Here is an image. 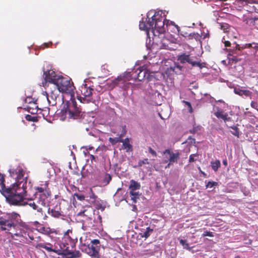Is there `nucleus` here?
I'll return each instance as SVG.
<instances>
[{
    "mask_svg": "<svg viewBox=\"0 0 258 258\" xmlns=\"http://www.w3.org/2000/svg\"><path fill=\"white\" fill-rule=\"evenodd\" d=\"M10 174L16 179V182L6 188L3 195L10 205L25 206L27 204L25 200L26 199L27 180V177H24V171L21 167H18L15 169H10Z\"/></svg>",
    "mask_w": 258,
    "mask_h": 258,
    "instance_id": "f257e3e1",
    "label": "nucleus"
},
{
    "mask_svg": "<svg viewBox=\"0 0 258 258\" xmlns=\"http://www.w3.org/2000/svg\"><path fill=\"white\" fill-rule=\"evenodd\" d=\"M29 225L24 222L17 212L4 213L0 216V230L14 236H23V231L29 229Z\"/></svg>",
    "mask_w": 258,
    "mask_h": 258,
    "instance_id": "f03ea898",
    "label": "nucleus"
},
{
    "mask_svg": "<svg viewBox=\"0 0 258 258\" xmlns=\"http://www.w3.org/2000/svg\"><path fill=\"white\" fill-rule=\"evenodd\" d=\"M151 20H153V26L152 27L151 33L153 42L157 44L163 43V39L164 38V33L166 31L165 25H166V27L172 24L168 20H167L161 16L156 15L155 13L151 18Z\"/></svg>",
    "mask_w": 258,
    "mask_h": 258,
    "instance_id": "7ed1b4c3",
    "label": "nucleus"
},
{
    "mask_svg": "<svg viewBox=\"0 0 258 258\" xmlns=\"http://www.w3.org/2000/svg\"><path fill=\"white\" fill-rule=\"evenodd\" d=\"M63 245V247L60 246V248H57L49 242L38 243L35 247L37 249L44 248L49 252H53L58 255H64L67 258H78L81 256V253L79 251H73V250L69 249V246Z\"/></svg>",
    "mask_w": 258,
    "mask_h": 258,
    "instance_id": "20e7f679",
    "label": "nucleus"
},
{
    "mask_svg": "<svg viewBox=\"0 0 258 258\" xmlns=\"http://www.w3.org/2000/svg\"><path fill=\"white\" fill-rule=\"evenodd\" d=\"M46 79L52 83V84L58 90V92L71 93L74 89L73 83L70 80L62 76L57 78L45 77Z\"/></svg>",
    "mask_w": 258,
    "mask_h": 258,
    "instance_id": "39448f33",
    "label": "nucleus"
},
{
    "mask_svg": "<svg viewBox=\"0 0 258 258\" xmlns=\"http://www.w3.org/2000/svg\"><path fill=\"white\" fill-rule=\"evenodd\" d=\"M61 112L63 115H68L69 118L73 119H80L83 115L81 108L77 106V103L75 100H72L69 105H64Z\"/></svg>",
    "mask_w": 258,
    "mask_h": 258,
    "instance_id": "423d86ee",
    "label": "nucleus"
},
{
    "mask_svg": "<svg viewBox=\"0 0 258 258\" xmlns=\"http://www.w3.org/2000/svg\"><path fill=\"white\" fill-rule=\"evenodd\" d=\"M48 182L46 181L44 184L35 187L36 190L35 196L38 199L37 203L43 207L45 206L47 199L51 196V191L48 187Z\"/></svg>",
    "mask_w": 258,
    "mask_h": 258,
    "instance_id": "0eeeda50",
    "label": "nucleus"
},
{
    "mask_svg": "<svg viewBox=\"0 0 258 258\" xmlns=\"http://www.w3.org/2000/svg\"><path fill=\"white\" fill-rule=\"evenodd\" d=\"M83 237L80 238L81 242L84 245V250L86 253L91 256L99 258L100 256L99 250L100 249V242L98 239L91 240L89 244L88 242H83Z\"/></svg>",
    "mask_w": 258,
    "mask_h": 258,
    "instance_id": "6e6552de",
    "label": "nucleus"
},
{
    "mask_svg": "<svg viewBox=\"0 0 258 258\" xmlns=\"http://www.w3.org/2000/svg\"><path fill=\"white\" fill-rule=\"evenodd\" d=\"M81 95L78 97V99L83 103H89L91 102L93 89L87 86V84H83L80 89Z\"/></svg>",
    "mask_w": 258,
    "mask_h": 258,
    "instance_id": "1a4fd4ad",
    "label": "nucleus"
},
{
    "mask_svg": "<svg viewBox=\"0 0 258 258\" xmlns=\"http://www.w3.org/2000/svg\"><path fill=\"white\" fill-rule=\"evenodd\" d=\"M47 212L51 216L55 218H59L64 216L61 208V204L59 202H56L53 206H50L48 208Z\"/></svg>",
    "mask_w": 258,
    "mask_h": 258,
    "instance_id": "9d476101",
    "label": "nucleus"
},
{
    "mask_svg": "<svg viewBox=\"0 0 258 258\" xmlns=\"http://www.w3.org/2000/svg\"><path fill=\"white\" fill-rule=\"evenodd\" d=\"M153 26V20H151V18L147 17L146 20L144 21L142 19V21L140 22L139 27L141 30H144L146 32L147 35L148 37L150 38L152 35L151 30Z\"/></svg>",
    "mask_w": 258,
    "mask_h": 258,
    "instance_id": "9b49d317",
    "label": "nucleus"
},
{
    "mask_svg": "<svg viewBox=\"0 0 258 258\" xmlns=\"http://www.w3.org/2000/svg\"><path fill=\"white\" fill-rule=\"evenodd\" d=\"M226 50L228 52V58L229 60V64L233 63V62H237L241 60V59L238 58L237 56V55L239 54V52L240 50L238 45H236L235 48H226Z\"/></svg>",
    "mask_w": 258,
    "mask_h": 258,
    "instance_id": "f8f14e48",
    "label": "nucleus"
},
{
    "mask_svg": "<svg viewBox=\"0 0 258 258\" xmlns=\"http://www.w3.org/2000/svg\"><path fill=\"white\" fill-rule=\"evenodd\" d=\"M131 76L135 80L141 81L146 77L148 78L149 75L147 70H142L138 69L132 72Z\"/></svg>",
    "mask_w": 258,
    "mask_h": 258,
    "instance_id": "ddd939ff",
    "label": "nucleus"
},
{
    "mask_svg": "<svg viewBox=\"0 0 258 258\" xmlns=\"http://www.w3.org/2000/svg\"><path fill=\"white\" fill-rule=\"evenodd\" d=\"M53 87L54 90H51L49 94L45 92L46 97L49 103H51L52 105H55L56 103V100L58 97V93L59 92L58 90L54 86Z\"/></svg>",
    "mask_w": 258,
    "mask_h": 258,
    "instance_id": "4468645a",
    "label": "nucleus"
},
{
    "mask_svg": "<svg viewBox=\"0 0 258 258\" xmlns=\"http://www.w3.org/2000/svg\"><path fill=\"white\" fill-rule=\"evenodd\" d=\"M38 199L35 197L34 200L28 199V202H26V205H28L30 207L33 208V209L36 210L38 213H40L43 215V211L40 204L37 203Z\"/></svg>",
    "mask_w": 258,
    "mask_h": 258,
    "instance_id": "2eb2a0df",
    "label": "nucleus"
},
{
    "mask_svg": "<svg viewBox=\"0 0 258 258\" xmlns=\"http://www.w3.org/2000/svg\"><path fill=\"white\" fill-rule=\"evenodd\" d=\"M126 80L124 76H118L116 78L114 79L110 83V87L114 88L117 86L120 87H123L125 86Z\"/></svg>",
    "mask_w": 258,
    "mask_h": 258,
    "instance_id": "dca6fc26",
    "label": "nucleus"
},
{
    "mask_svg": "<svg viewBox=\"0 0 258 258\" xmlns=\"http://www.w3.org/2000/svg\"><path fill=\"white\" fill-rule=\"evenodd\" d=\"M163 154L169 155V158H168V160L173 163L174 162H177L178 160L179 159L180 153L178 152L176 153H173L171 152L170 149H166L163 152Z\"/></svg>",
    "mask_w": 258,
    "mask_h": 258,
    "instance_id": "f3484780",
    "label": "nucleus"
},
{
    "mask_svg": "<svg viewBox=\"0 0 258 258\" xmlns=\"http://www.w3.org/2000/svg\"><path fill=\"white\" fill-rule=\"evenodd\" d=\"M214 114L216 117L222 119L225 122L231 120V118L228 116V113L225 112L223 109L219 108L217 109V111L214 113Z\"/></svg>",
    "mask_w": 258,
    "mask_h": 258,
    "instance_id": "a211bd4d",
    "label": "nucleus"
},
{
    "mask_svg": "<svg viewBox=\"0 0 258 258\" xmlns=\"http://www.w3.org/2000/svg\"><path fill=\"white\" fill-rule=\"evenodd\" d=\"M193 60L194 57H191L190 55L187 54L185 53H182L178 56V60H179L181 63L187 62L191 64Z\"/></svg>",
    "mask_w": 258,
    "mask_h": 258,
    "instance_id": "6ab92c4d",
    "label": "nucleus"
},
{
    "mask_svg": "<svg viewBox=\"0 0 258 258\" xmlns=\"http://www.w3.org/2000/svg\"><path fill=\"white\" fill-rule=\"evenodd\" d=\"M153 232V229L148 226L146 229L142 228L140 230V235L141 237L145 239L148 238Z\"/></svg>",
    "mask_w": 258,
    "mask_h": 258,
    "instance_id": "aec40b11",
    "label": "nucleus"
},
{
    "mask_svg": "<svg viewBox=\"0 0 258 258\" xmlns=\"http://www.w3.org/2000/svg\"><path fill=\"white\" fill-rule=\"evenodd\" d=\"M37 230L43 234L49 235L52 233V230L49 227L43 226L42 225L39 226H37Z\"/></svg>",
    "mask_w": 258,
    "mask_h": 258,
    "instance_id": "412c9836",
    "label": "nucleus"
},
{
    "mask_svg": "<svg viewBox=\"0 0 258 258\" xmlns=\"http://www.w3.org/2000/svg\"><path fill=\"white\" fill-rule=\"evenodd\" d=\"M122 148L126 150V152L132 151L133 147L132 145L130 143V140L128 138L125 139L124 140L122 139Z\"/></svg>",
    "mask_w": 258,
    "mask_h": 258,
    "instance_id": "4be33fe9",
    "label": "nucleus"
},
{
    "mask_svg": "<svg viewBox=\"0 0 258 258\" xmlns=\"http://www.w3.org/2000/svg\"><path fill=\"white\" fill-rule=\"evenodd\" d=\"M46 76H47L49 78H57L56 77L55 72L52 70L44 71V72H43V78L44 79L45 83H46L47 82H48L49 83H50L51 84H52L51 82H49L48 80L46 79V78H45Z\"/></svg>",
    "mask_w": 258,
    "mask_h": 258,
    "instance_id": "5701e85b",
    "label": "nucleus"
},
{
    "mask_svg": "<svg viewBox=\"0 0 258 258\" xmlns=\"http://www.w3.org/2000/svg\"><path fill=\"white\" fill-rule=\"evenodd\" d=\"M125 133L126 131H124L123 133L121 134L118 137H116L114 138H109V141L112 145H115L117 143H121V142H122V137Z\"/></svg>",
    "mask_w": 258,
    "mask_h": 258,
    "instance_id": "b1692460",
    "label": "nucleus"
},
{
    "mask_svg": "<svg viewBox=\"0 0 258 258\" xmlns=\"http://www.w3.org/2000/svg\"><path fill=\"white\" fill-rule=\"evenodd\" d=\"M201 38L202 35H201L198 33L194 32L192 33H190L188 35L187 40L195 39L196 41H200V42H201Z\"/></svg>",
    "mask_w": 258,
    "mask_h": 258,
    "instance_id": "393cba45",
    "label": "nucleus"
},
{
    "mask_svg": "<svg viewBox=\"0 0 258 258\" xmlns=\"http://www.w3.org/2000/svg\"><path fill=\"white\" fill-rule=\"evenodd\" d=\"M141 187V184L139 182L132 179L130 181V185L129 186V188L131 189V191H135L137 189H139Z\"/></svg>",
    "mask_w": 258,
    "mask_h": 258,
    "instance_id": "a878e982",
    "label": "nucleus"
},
{
    "mask_svg": "<svg viewBox=\"0 0 258 258\" xmlns=\"http://www.w3.org/2000/svg\"><path fill=\"white\" fill-rule=\"evenodd\" d=\"M258 18H253V17H246L245 18L243 21L248 26H253L255 24V21L257 20Z\"/></svg>",
    "mask_w": 258,
    "mask_h": 258,
    "instance_id": "bb28decb",
    "label": "nucleus"
},
{
    "mask_svg": "<svg viewBox=\"0 0 258 258\" xmlns=\"http://www.w3.org/2000/svg\"><path fill=\"white\" fill-rule=\"evenodd\" d=\"M170 23L172 24V25L175 27V28L177 30L178 34L185 37V39L187 40V36L189 34H188L187 32L181 31L178 25H176L174 22L171 21Z\"/></svg>",
    "mask_w": 258,
    "mask_h": 258,
    "instance_id": "cd10ccee",
    "label": "nucleus"
},
{
    "mask_svg": "<svg viewBox=\"0 0 258 258\" xmlns=\"http://www.w3.org/2000/svg\"><path fill=\"white\" fill-rule=\"evenodd\" d=\"M234 92L240 96L245 95V96L248 97L250 96L251 95V92L248 90H239L237 91L235 89Z\"/></svg>",
    "mask_w": 258,
    "mask_h": 258,
    "instance_id": "c85d7f7f",
    "label": "nucleus"
},
{
    "mask_svg": "<svg viewBox=\"0 0 258 258\" xmlns=\"http://www.w3.org/2000/svg\"><path fill=\"white\" fill-rule=\"evenodd\" d=\"M91 211H88V210H85L83 211L79 212L78 214V215L80 216H83L86 218V220H87L88 219H91V218L90 217V216H91Z\"/></svg>",
    "mask_w": 258,
    "mask_h": 258,
    "instance_id": "c756f323",
    "label": "nucleus"
},
{
    "mask_svg": "<svg viewBox=\"0 0 258 258\" xmlns=\"http://www.w3.org/2000/svg\"><path fill=\"white\" fill-rule=\"evenodd\" d=\"M130 195L131 197V200H133L134 203H137V199H139L140 194L139 192H136L135 191H130Z\"/></svg>",
    "mask_w": 258,
    "mask_h": 258,
    "instance_id": "7c9ffc66",
    "label": "nucleus"
},
{
    "mask_svg": "<svg viewBox=\"0 0 258 258\" xmlns=\"http://www.w3.org/2000/svg\"><path fill=\"white\" fill-rule=\"evenodd\" d=\"M211 164L212 169L215 171H217L221 165L220 161L219 160L212 161L211 162Z\"/></svg>",
    "mask_w": 258,
    "mask_h": 258,
    "instance_id": "2f4dec72",
    "label": "nucleus"
},
{
    "mask_svg": "<svg viewBox=\"0 0 258 258\" xmlns=\"http://www.w3.org/2000/svg\"><path fill=\"white\" fill-rule=\"evenodd\" d=\"M91 202L93 203L94 206H96L97 209H101L102 211L104 210L105 207L104 206L102 205L100 202V201H99L97 199L95 201H91Z\"/></svg>",
    "mask_w": 258,
    "mask_h": 258,
    "instance_id": "473e14b6",
    "label": "nucleus"
},
{
    "mask_svg": "<svg viewBox=\"0 0 258 258\" xmlns=\"http://www.w3.org/2000/svg\"><path fill=\"white\" fill-rule=\"evenodd\" d=\"M191 65L192 66V67H198L200 69H202L203 68L206 67V63L201 62V61H197L193 60Z\"/></svg>",
    "mask_w": 258,
    "mask_h": 258,
    "instance_id": "72a5a7b5",
    "label": "nucleus"
},
{
    "mask_svg": "<svg viewBox=\"0 0 258 258\" xmlns=\"http://www.w3.org/2000/svg\"><path fill=\"white\" fill-rule=\"evenodd\" d=\"M230 128H231L233 131H231V133L233 135L237 137V138H239V130L238 128L236 126H231Z\"/></svg>",
    "mask_w": 258,
    "mask_h": 258,
    "instance_id": "f704fd0d",
    "label": "nucleus"
},
{
    "mask_svg": "<svg viewBox=\"0 0 258 258\" xmlns=\"http://www.w3.org/2000/svg\"><path fill=\"white\" fill-rule=\"evenodd\" d=\"M4 181H5L4 177H3V176L2 174H0V189L3 190V194H4V190L6 188H7V187H6L5 186Z\"/></svg>",
    "mask_w": 258,
    "mask_h": 258,
    "instance_id": "c9c22d12",
    "label": "nucleus"
},
{
    "mask_svg": "<svg viewBox=\"0 0 258 258\" xmlns=\"http://www.w3.org/2000/svg\"><path fill=\"white\" fill-rule=\"evenodd\" d=\"M199 158V155L197 153L191 154L189 157V162L196 161Z\"/></svg>",
    "mask_w": 258,
    "mask_h": 258,
    "instance_id": "e433bc0d",
    "label": "nucleus"
},
{
    "mask_svg": "<svg viewBox=\"0 0 258 258\" xmlns=\"http://www.w3.org/2000/svg\"><path fill=\"white\" fill-rule=\"evenodd\" d=\"M25 118L27 120L29 121L36 122L38 121L37 116H33L29 114L26 115Z\"/></svg>",
    "mask_w": 258,
    "mask_h": 258,
    "instance_id": "4c0bfd02",
    "label": "nucleus"
},
{
    "mask_svg": "<svg viewBox=\"0 0 258 258\" xmlns=\"http://www.w3.org/2000/svg\"><path fill=\"white\" fill-rule=\"evenodd\" d=\"M111 180V176L109 174H106L103 178V182L105 185L108 184Z\"/></svg>",
    "mask_w": 258,
    "mask_h": 258,
    "instance_id": "58836bf2",
    "label": "nucleus"
},
{
    "mask_svg": "<svg viewBox=\"0 0 258 258\" xmlns=\"http://www.w3.org/2000/svg\"><path fill=\"white\" fill-rule=\"evenodd\" d=\"M149 162L148 161V159L146 158L142 160H140L138 162V166L141 167L144 164H149Z\"/></svg>",
    "mask_w": 258,
    "mask_h": 258,
    "instance_id": "ea45409f",
    "label": "nucleus"
},
{
    "mask_svg": "<svg viewBox=\"0 0 258 258\" xmlns=\"http://www.w3.org/2000/svg\"><path fill=\"white\" fill-rule=\"evenodd\" d=\"M74 198H76L78 200L82 201L85 200V196L83 195H79L78 194L75 193L74 195Z\"/></svg>",
    "mask_w": 258,
    "mask_h": 258,
    "instance_id": "a19ab883",
    "label": "nucleus"
},
{
    "mask_svg": "<svg viewBox=\"0 0 258 258\" xmlns=\"http://www.w3.org/2000/svg\"><path fill=\"white\" fill-rule=\"evenodd\" d=\"M218 185V183L215 181H208V183L206 184V187L208 188H212L214 186H216Z\"/></svg>",
    "mask_w": 258,
    "mask_h": 258,
    "instance_id": "79ce46f5",
    "label": "nucleus"
},
{
    "mask_svg": "<svg viewBox=\"0 0 258 258\" xmlns=\"http://www.w3.org/2000/svg\"><path fill=\"white\" fill-rule=\"evenodd\" d=\"M102 225V217L100 215L97 216V220L96 221V225L95 226L99 227Z\"/></svg>",
    "mask_w": 258,
    "mask_h": 258,
    "instance_id": "37998d69",
    "label": "nucleus"
},
{
    "mask_svg": "<svg viewBox=\"0 0 258 258\" xmlns=\"http://www.w3.org/2000/svg\"><path fill=\"white\" fill-rule=\"evenodd\" d=\"M183 103L186 105H187V107H188V111L190 112V113H192L193 112V109H192V106H191V103L188 101H183Z\"/></svg>",
    "mask_w": 258,
    "mask_h": 258,
    "instance_id": "c03bdc74",
    "label": "nucleus"
},
{
    "mask_svg": "<svg viewBox=\"0 0 258 258\" xmlns=\"http://www.w3.org/2000/svg\"><path fill=\"white\" fill-rule=\"evenodd\" d=\"M243 2H245L246 5L248 4H258V0H240Z\"/></svg>",
    "mask_w": 258,
    "mask_h": 258,
    "instance_id": "a18cd8bd",
    "label": "nucleus"
},
{
    "mask_svg": "<svg viewBox=\"0 0 258 258\" xmlns=\"http://www.w3.org/2000/svg\"><path fill=\"white\" fill-rule=\"evenodd\" d=\"M89 197L92 201H95L97 199V197L95 195L91 189H90Z\"/></svg>",
    "mask_w": 258,
    "mask_h": 258,
    "instance_id": "49530a36",
    "label": "nucleus"
},
{
    "mask_svg": "<svg viewBox=\"0 0 258 258\" xmlns=\"http://www.w3.org/2000/svg\"><path fill=\"white\" fill-rule=\"evenodd\" d=\"M202 236L203 237H205V236L213 237L214 234H213V232H212L206 231H204V232L203 233Z\"/></svg>",
    "mask_w": 258,
    "mask_h": 258,
    "instance_id": "de8ad7c7",
    "label": "nucleus"
},
{
    "mask_svg": "<svg viewBox=\"0 0 258 258\" xmlns=\"http://www.w3.org/2000/svg\"><path fill=\"white\" fill-rule=\"evenodd\" d=\"M28 236L31 240H33L36 238V237L34 236L32 232H28Z\"/></svg>",
    "mask_w": 258,
    "mask_h": 258,
    "instance_id": "09e8293b",
    "label": "nucleus"
},
{
    "mask_svg": "<svg viewBox=\"0 0 258 258\" xmlns=\"http://www.w3.org/2000/svg\"><path fill=\"white\" fill-rule=\"evenodd\" d=\"M149 152L150 154H151L154 156H157V153L152 148L150 147L149 148Z\"/></svg>",
    "mask_w": 258,
    "mask_h": 258,
    "instance_id": "8fccbe9b",
    "label": "nucleus"
},
{
    "mask_svg": "<svg viewBox=\"0 0 258 258\" xmlns=\"http://www.w3.org/2000/svg\"><path fill=\"white\" fill-rule=\"evenodd\" d=\"M250 105H251V107L254 108V109H258L257 108V104L256 102H254V101H251V103H250Z\"/></svg>",
    "mask_w": 258,
    "mask_h": 258,
    "instance_id": "3c124183",
    "label": "nucleus"
},
{
    "mask_svg": "<svg viewBox=\"0 0 258 258\" xmlns=\"http://www.w3.org/2000/svg\"><path fill=\"white\" fill-rule=\"evenodd\" d=\"M28 111L30 112L31 114H34L36 113L35 112V109H32L31 107H28Z\"/></svg>",
    "mask_w": 258,
    "mask_h": 258,
    "instance_id": "603ef678",
    "label": "nucleus"
},
{
    "mask_svg": "<svg viewBox=\"0 0 258 258\" xmlns=\"http://www.w3.org/2000/svg\"><path fill=\"white\" fill-rule=\"evenodd\" d=\"M202 38L204 39L206 38H209L210 37V34L207 33H206L205 34H202Z\"/></svg>",
    "mask_w": 258,
    "mask_h": 258,
    "instance_id": "864d4df0",
    "label": "nucleus"
},
{
    "mask_svg": "<svg viewBox=\"0 0 258 258\" xmlns=\"http://www.w3.org/2000/svg\"><path fill=\"white\" fill-rule=\"evenodd\" d=\"M198 127H194L192 130L189 131V132L191 134H195L197 131Z\"/></svg>",
    "mask_w": 258,
    "mask_h": 258,
    "instance_id": "5fc2aeb1",
    "label": "nucleus"
},
{
    "mask_svg": "<svg viewBox=\"0 0 258 258\" xmlns=\"http://www.w3.org/2000/svg\"><path fill=\"white\" fill-rule=\"evenodd\" d=\"M180 243L182 245H184L185 244H186V245H188V243H186V240H183V239H181L180 240Z\"/></svg>",
    "mask_w": 258,
    "mask_h": 258,
    "instance_id": "6e6d98bb",
    "label": "nucleus"
},
{
    "mask_svg": "<svg viewBox=\"0 0 258 258\" xmlns=\"http://www.w3.org/2000/svg\"><path fill=\"white\" fill-rule=\"evenodd\" d=\"M224 44H225V46L226 47H229V46H230L231 45V43L230 41H225L224 42Z\"/></svg>",
    "mask_w": 258,
    "mask_h": 258,
    "instance_id": "4d7b16f0",
    "label": "nucleus"
},
{
    "mask_svg": "<svg viewBox=\"0 0 258 258\" xmlns=\"http://www.w3.org/2000/svg\"><path fill=\"white\" fill-rule=\"evenodd\" d=\"M90 156V158L91 159V160L92 161L93 160H94L95 161V157L93 155H89Z\"/></svg>",
    "mask_w": 258,
    "mask_h": 258,
    "instance_id": "13d9d810",
    "label": "nucleus"
},
{
    "mask_svg": "<svg viewBox=\"0 0 258 258\" xmlns=\"http://www.w3.org/2000/svg\"><path fill=\"white\" fill-rule=\"evenodd\" d=\"M34 225L35 226H36V227H37V226H39L40 227V225H41V224L38 221H35L34 222Z\"/></svg>",
    "mask_w": 258,
    "mask_h": 258,
    "instance_id": "bf43d9fd",
    "label": "nucleus"
},
{
    "mask_svg": "<svg viewBox=\"0 0 258 258\" xmlns=\"http://www.w3.org/2000/svg\"><path fill=\"white\" fill-rule=\"evenodd\" d=\"M173 164V163L172 162H170V161H169L168 163L167 164V165L165 166V168H169L170 167V166L171 165H172Z\"/></svg>",
    "mask_w": 258,
    "mask_h": 258,
    "instance_id": "052dcab7",
    "label": "nucleus"
},
{
    "mask_svg": "<svg viewBox=\"0 0 258 258\" xmlns=\"http://www.w3.org/2000/svg\"><path fill=\"white\" fill-rule=\"evenodd\" d=\"M223 164L226 166L227 165V161L226 159H224L223 160Z\"/></svg>",
    "mask_w": 258,
    "mask_h": 258,
    "instance_id": "680f3d73",
    "label": "nucleus"
},
{
    "mask_svg": "<svg viewBox=\"0 0 258 258\" xmlns=\"http://www.w3.org/2000/svg\"><path fill=\"white\" fill-rule=\"evenodd\" d=\"M48 217L47 215H46L45 214H44V215H43V219L44 220H46L47 219H48Z\"/></svg>",
    "mask_w": 258,
    "mask_h": 258,
    "instance_id": "e2e57ef3",
    "label": "nucleus"
},
{
    "mask_svg": "<svg viewBox=\"0 0 258 258\" xmlns=\"http://www.w3.org/2000/svg\"><path fill=\"white\" fill-rule=\"evenodd\" d=\"M246 45L248 46L247 47H248V48L252 47V44H250V43L247 44H246Z\"/></svg>",
    "mask_w": 258,
    "mask_h": 258,
    "instance_id": "0e129e2a",
    "label": "nucleus"
},
{
    "mask_svg": "<svg viewBox=\"0 0 258 258\" xmlns=\"http://www.w3.org/2000/svg\"><path fill=\"white\" fill-rule=\"evenodd\" d=\"M88 150H92L93 149V147H91V146H89L87 148Z\"/></svg>",
    "mask_w": 258,
    "mask_h": 258,
    "instance_id": "69168bd1",
    "label": "nucleus"
},
{
    "mask_svg": "<svg viewBox=\"0 0 258 258\" xmlns=\"http://www.w3.org/2000/svg\"><path fill=\"white\" fill-rule=\"evenodd\" d=\"M168 162H169L168 158L163 161V163H167Z\"/></svg>",
    "mask_w": 258,
    "mask_h": 258,
    "instance_id": "338daca9",
    "label": "nucleus"
},
{
    "mask_svg": "<svg viewBox=\"0 0 258 258\" xmlns=\"http://www.w3.org/2000/svg\"><path fill=\"white\" fill-rule=\"evenodd\" d=\"M234 258H240V256L239 255H237L235 257H234Z\"/></svg>",
    "mask_w": 258,
    "mask_h": 258,
    "instance_id": "774afa93",
    "label": "nucleus"
}]
</instances>
